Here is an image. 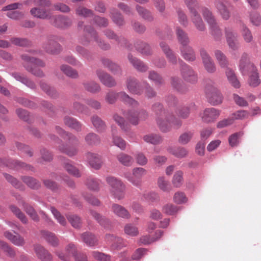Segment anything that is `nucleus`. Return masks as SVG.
Listing matches in <instances>:
<instances>
[{"label": "nucleus", "instance_id": "3c124183", "mask_svg": "<svg viewBox=\"0 0 261 261\" xmlns=\"http://www.w3.org/2000/svg\"><path fill=\"white\" fill-rule=\"evenodd\" d=\"M83 84L85 89L91 93H95L100 90L99 85L94 81L85 82Z\"/></svg>", "mask_w": 261, "mask_h": 261}, {"label": "nucleus", "instance_id": "f257e3e1", "mask_svg": "<svg viewBox=\"0 0 261 261\" xmlns=\"http://www.w3.org/2000/svg\"><path fill=\"white\" fill-rule=\"evenodd\" d=\"M239 68L243 75L250 73L248 79V83L250 86L256 87L260 84V80L256 68L253 64L249 62L248 55L246 53H244L241 56Z\"/></svg>", "mask_w": 261, "mask_h": 261}, {"label": "nucleus", "instance_id": "5fc2aeb1", "mask_svg": "<svg viewBox=\"0 0 261 261\" xmlns=\"http://www.w3.org/2000/svg\"><path fill=\"white\" fill-rule=\"evenodd\" d=\"M110 13L111 17L115 24L118 25H122L124 24V20L122 15L116 9H111Z\"/></svg>", "mask_w": 261, "mask_h": 261}, {"label": "nucleus", "instance_id": "0e129e2a", "mask_svg": "<svg viewBox=\"0 0 261 261\" xmlns=\"http://www.w3.org/2000/svg\"><path fill=\"white\" fill-rule=\"evenodd\" d=\"M11 42L16 46H27L30 45L31 42L25 38L12 37L10 39Z\"/></svg>", "mask_w": 261, "mask_h": 261}, {"label": "nucleus", "instance_id": "2eb2a0df", "mask_svg": "<svg viewBox=\"0 0 261 261\" xmlns=\"http://www.w3.org/2000/svg\"><path fill=\"white\" fill-rule=\"evenodd\" d=\"M51 139H57L59 143L57 146L58 149L61 152L66 154L70 157L76 155L78 152V149L75 146H70L65 145L62 143V141L55 135L51 136Z\"/></svg>", "mask_w": 261, "mask_h": 261}, {"label": "nucleus", "instance_id": "c756f323", "mask_svg": "<svg viewBox=\"0 0 261 261\" xmlns=\"http://www.w3.org/2000/svg\"><path fill=\"white\" fill-rule=\"evenodd\" d=\"M128 59L134 67L138 71L144 72L148 70V67L147 65H146L141 60L133 57L132 55H128Z\"/></svg>", "mask_w": 261, "mask_h": 261}, {"label": "nucleus", "instance_id": "393cba45", "mask_svg": "<svg viewBox=\"0 0 261 261\" xmlns=\"http://www.w3.org/2000/svg\"><path fill=\"white\" fill-rule=\"evenodd\" d=\"M156 123L163 132H167L171 129V121L170 116H158L156 118Z\"/></svg>", "mask_w": 261, "mask_h": 261}, {"label": "nucleus", "instance_id": "13d9d810", "mask_svg": "<svg viewBox=\"0 0 261 261\" xmlns=\"http://www.w3.org/2000/svg\"><path fill=\"white\" fill-rule=\"evenodd\" d=\"M144 141L152 144H158L162 142L161 137L156 134H150L144 136L143 138Z\"/></svg>", "mask_w": 261, "mask_h": 261}, {"label": "nucleus", "instance_id": "b1692460", "mask_svg": "<svg viewBox=\"0 0 261 261\" xmlns=\"http://www.w3.org/2000/svg\"><path fill=\"white\" fill-rule=\"evenodd\" d=\"M181 56L188 62H193L196 59L195 53L190 45L180 46Z\"/></svg>", "mask_w": 261, "mask_h": 261}, {"label": "nucleus", "instance_id": "a19ab883", "mask_svg": "<svg viewBox=\"0 0 261 261\" xmlns=\"http://www.w3.org/2000/svg\"><path fill=\"white\" fill-rule=\"evenodd\" d=\"M90 213L100 225L105 228L109 227L110 222L109 219L94 211L91 210Z\"/></svg>", "mask_w": 261, "mask_h": 261}, {"label": "nucleus", "instance_id": "cd10ccee", "mask_svg": "<svg viewBox=\"0 0 261 261\" xmlns=\"http://www.w3.org/2000/svg\"><path fill=\"white\" fill-rule=\"evenodd\" d=\"M56 132L64 139L69 142H73L76 145L79 143L78 138L74 135L64 131L61 127L56 126L55 127Z\"/></svg>", "mask_w": 261, "mask_h": 261}, {"label": "nucleus", "instance_id": "c03bdc74", "mask_svg": "<svg viewBox=\"0 0 261 261\" xmlns=\"http://www.w3.org/2000/svg\"><path fill=\"white\" fill-rule=\"evenodd\" d=\"M11 168L18 169L19 168H24L27 170H32L33 167L26 164L23 162H20L18 161L10 160L8 161L6 165Z\"/></svg>", "mask_w": 261, "mask_h": 261}, {"label": "nucleus", "instance_id": "6e6d98bb", "mask_svg": "<svg viewBox=\"0 0 261 261\" xmlns=\"http://www.w3.org/2000/svg\"><path fill=\"white\" fill-rule=\"evenodd\" d=\"M169 152L177 158H184L188 154V151L182 147H169L167 149Z\"/></svg>", "mask_w": 261, "mask_h": 261}, {"label": "nucleus", "instance_id": "4468645a", "mask_svg": "<svg viewBox=\"0 0 261 261\" xmlns=\"http://www.w3.org/2000/svg\"><path fill=\"white\" fill-rule=\"evenodd\" d=\"M225 34L229 47L233 50H237L239 48L237 34L233 32L232 28L228 27L225 28Z\"/></svg>", "mask_w": 261, "mask_h": 261}, {"label": "nucleus", "instance_id": "bf43d9fd", "mask_svg": "<svg viewBox=\"0 0 261 261\" xmlns=\"http://www.w3.org/2000/svg\"><path fill=\"white\" fill-rule=\"evenodd\" d=\"M163 234V231L162 230H158L155 232V236L156 238L155 239H153L152 238H150L149 236H143L141 238H140L139 240V243L140 244H149L152 243V242L154 241L155 240H156L159 239Z\"/></svg>", "mask_w": 261, "mask_h": 261}, {"label": "nucleus", "instance_id": "e433bc0d", "mask_svg": "<svg viewBox=\"0 0 261 261\" xmlns=\"http://www.w3.org/2000/svg\"><path fill=\"white\" fill-rule=\"evenodd\" d=\"M101 62L105 67L108 68L114 74L121 73L120 67L109 59L103 58L101 59Z\"/></svg>", "mask_w": 261, "mask_h": 261}, {"label": "nucleus", "instance_id": "a211bd4d", "mask_svg": "<svg viewBox=\"0 0 261 261\" xmlns=\"http://www.w3.org/2000/svg\"><path fill=\"white\" fill-rule=\"evenodd\" d=\"M85 31L91 37H93L94 40L96 42L98 45L103 50H107L110 48V45L109 44L105 43L103 40L100 39L97 35L96 31L90 26H86L85 28Z\"/></svg>", "mask_w": 261, "mask_h": 261}, {"label": "nucleus", "instance_id": "f03ea898", "mask_svg": "<svg viewBox=\"0 0 261 261\" xmlns=\"http://www.w3.org/2000/svg\"><path fill=\"white\" fill-rule=\"evenodd\" d=\"M21 58L23 61L22 65L27 71L38 77H42L45 76L44 73L41 69L33 67V65L41 67H45V63L43 60L30 57L25 54L21 55Z\"/></svg>", "mask_w": 261, "mask_h": 261}, {"label": "nucleus", "instance_id": "473e14b6", "mask_svg": "<svg viewBox=\"0 0 261 261\" xmlns=\"http://www.w3.org/2000/svg\"><path fill=\"white\" fill-rule=\"evenodd\" d=\"M225 74L229 83L235 88L240 87V83L238 80L234 72L230 68H227L225 70Z\"/></svg>", "mask_w": 261, "mask_h": 261}, {"label": "nucleus", "instance_id": "6ab92c4d", "mask_svg": "<svg viewBox=\"0 0 261 261\" xmlns=\"http://www.w3.org/2000/svg\"><path fill=\"white\" fill-rule=\"evenodd\" d=\"M96 74L100 81L108 87H112L116 85L114 79L107 72L98 69L96 71Z\"/></svg>", "mask_w": 261, "mask_h": 261}, {"label": "nucleus", "instance_id": "052dcab7", "mask_svg": "<svg viewBox=\"0 0 261 261\" xmlns=\"http://www.w3.org/2000/svg\"><path fill=\"white\" fill-rule=\"evenodd\" d=\"M158 185L160 189L163 191L169 192L172 190V187L169 182L163 176L159 177Z\"/></svg>", "mask_w": 261, "mask_h": 261}, {"label": "nucleus", "instance_id": "a878e982", "mask_svg": "<svg viewBox=\"0 0 261 261\" xmlns=\"http://www.w3.org/2000/svg\"><path fill=\"white\" fill-rule=\"evenodd\" d=\"M86 158L91 167L96 170L100 168L102 161L100 155L96 153L88 152L86 154Z\"/></svg>", "mask_w": 261, "mask_h": 261}, {"label": "nucleus", "instance_id": "aec40b11", "mask_svg": "<svg viewBox=\"0 0 261 261\" xmlns=\"http://www.w3.org/2000/svg\"><path fill=\"white\" fill-rule=\"evenodd\" d=\"M220 115L218 110L214 108H206L201 116L203 121L209 123L214 121Z\"/></svg>", "mask_w": 261, "mask_h": 261}, {"label": "nucleus", "instance_id": "9b49d317", "mask_svg": "<svg viewBox=\"0 0 261 261\" xmlns=\"http://www.w3.org/2000/svg\"><path fill=\"white\" fill-rule=\"evenodd\" d=\"M42 48L48 54L56 55L62 50L61 45L57 42L56 36H49L42 44Z\"/></svg>", "mask_w": 261, "mask_h": 261}, {"label": "nucleus", "instance_id": "7ed1b4c3", "mask_svg": "<svg viewBox=\"0 0 261 261\" xmlns=\"http://www.w3.org/2000/svg\"><path fill=\"white\" fill-rule=\"evenodd\" d=\"M106 180L111 187L110 193L114 197L118 200L123 199L125 197L126 187L123 182L114 176H108Z\"/></svg>", "mask_w": 261, "mask_h": 261}, {"label": "nucleus", "instance_id": "4c0bfd02", "mask_svg": "<svg viewBox=\"0 0 261 261\" xmlns=\"http://www.w3.org/2000/svg\"><path fill=\"white\" fill-rule=\"evenodd\" d=\"M83 241L89 247H93L97 245L98 240L93 234L90 232H85L81 235Z\"/></svg>", "mask_w": 261, "mask_h": 261}, {"label": "nucleus", "instance_id": "58836bf2", "mask_svg": "<svg viewBox=\"0 0 261 261\" xmlns=\"http://www.w3.org/2000/svg\"><path fill=\"white\" fill-rule=\"evenodd\" d=\"M215 5L223 19L228 20L230 17V13L226 6L220 1L215 2Z\"/></svg>", "mask_w": 261, "mask_h": 261}, {"label": "nucleus", "instance_id": "c9c22d12", "mask_svg": "<svg viewBox=\"0 0 261 261\" xmlns=\"http://www.w3.org/2000/svg\"><path fill=\"white\" fill-rule=\"evenodd\" d=\"M195 108V106L191 104L190 106L179 107L176 110V115L180 118H187L190 113Z\"/></svg>", "mask_w": 261, "mask_h": 261}, {"label": "nucleus", "instance_id": "37998d69", "mask_svg": "<svg viewBox=\"0 0 261 261\" xmlns=\"http://www.w3.org/2000/svg\"><path fill=\"white\" fill-rule=\"evenodd\" d=\"M43 238L51 246L56 247L59 244V240L56 235L47 231H41Z\"/></svg>", "mask_w": 261, "mask_h": 261}, {"label": "nucleus", "instance_id": "864d4df0", "mask_svg": "<svg viewBox=\"0 0 261 261\" xmlns=\"http://www.w3.org/2000/svg\"><path fill=\"white\" fill-rule=\"evenodd\" d=\"M100 182V181L98 179L89 177L86 180V185L89 190L93 191H98L99 189Z\"/></svg>", "mask_w": 261, "mask_h": 261}, {"label": "nucleus", "instance_id": "69168bd1", "mask_svg": "<svg viewBox=\"0 0 261 261\" xmlns=\"http://www.w3.org/2000/svg\"><path fill=\"white\" fill-rule=\"evenodd\" d=\"M0 247L9 257H14L15 256V251L6 242L0 241Z\"/></svg>", "mask_w": 261, "mask_h": 261}, {"label": "nucleus", "instance_id": "49530a36", "mask_svg": "<svg viewBox=\"0 0 261 261\" xmlns=\"http://www.w3.org/2000/svg\"><path fill=\"white\" fill-rule=\"evenodd\" d=\"M86 143L90 146L97 145L100 142L99 137L95 133H90L85 137Z\"/></svg>", "mask_w": 261, "mask_h": 261}, {"label": "nucleus", "instance_id": "1a4fd4ad", "mask_svg": "<svg viewBox=\"0 0 261 261\" xmlns=\"http://www.w3.org/2000/svg\"><path fill=\"white\" fill-rule=\"evenodd\" d=\"M178 62L180 64V72L182 79L186 82L195 84L198 81V75L193 69L180 59Z\"/></svg>", "mask_w": 261, "mask_h": 261}, {"label": "nucleus", "instance_id": "f8f14e48", "mask_svg": "<svg viewBox=\"0 0 261 261\" xmlns=\"http://www.w3.org/2000/svg\"><path fill=\"white\" fill-rule=\"evenodd\" d=\"M205 92L208 102L212 105H218L222 102V95L215 86H207Z\"/></svg>", "mask_w": 261, "mask_h": 261}, {"label": "nucleus", "instance_id": "774afa93", "mask_svg": "<svg viewBox=\"0 0 261 261\" xmlns=\"http://www.w3.org/2000/svg\"><path fill=\"white\" fill-rule=\"evenodd\" d=\"M23 207L26 213L31 217V218L35 221L39 220V217L35 212L34 208L28 205V204L24 203L23 204Z\"/></svg>", "mask_w": 261, "mask_h": 261}, {"label": "nucleus", "instance_id": "79ce46f5", "mask_svg": "<svg viewBox=\"0 0 261 261\" xmlns=\"http://www.w3.org/2000/svg\"><path fill=\"white\" fill-rule=\"evenodd\" d=\"M64 122L66 125L77 132L81 131L82 129L81 123L73 118L66 116L64 118Z\"/></svg>", "mask_w": 261, "mask_h": 261}, {"label": "nucleus", "instance_id": "72a5a7b5", "mask_svg": "<svg viewBox=\"0 0 261 261\" xmlns=\"http://www.w3.org/2000/svg\"><path fill=\"white\" fill-rule=\"evenodd\" d=\"M116 133V130L113 126H112V142L114 145L123 150L126 148V142L122 138L117 136Z\"/></svg>", "mask_w": 261, "mask_h": 261}, {"label": "nucleus", "instance_id": "ea45409f", "mask_svg": "<svg viewBox=\"0 0 261 261\" xmlns=\"http://www.w3.org/2000/svg\"><path fill=\"white\" fill-rule=\"evenodd\" d=\"M215 56L219 65L221 68L226 69L228 68V61L223 53L220 50H216L215 51Z\"/></svg>", "mask_w": 261, "mask_h": 261}, {"label": "nucleus", "instance_id": "e2e57ef3", "mask_svg": "<svg viewBox=\"0 0 261 261\" xmlns=\"http://www.w3.org/2000/svg\"><path fill=\"white\" fill-rule=\"evenodd\" d=\"M148 79L153 82L156 85H161L163 83L162 76L153 70L149 72Z\"/></svg>", "mask_w": 261, "mask_h": 261}, {"label": "nucleus", "instance_id": "338daca9", "mask_svg": "<svg viewBox=\"0 0 261 261\" xmlns=\"http://www.w3.org/2000/svg\"><path fill=\"white\" fill-rule=\"evenodd\" d=\"M124 232L126 234L132 237L136 236L139 233L137 227L132 224H127L125 226Z\"/></svg>", "mask_w": 261, "mask_h": 261}, {"label": "nucleus", "instance_id": "5701e85b", "mask_svg": "<svg viewBox=\"0 0 261 261\" xmlns=\"http://www.w3.org/2000/svg\"><path fill=\"white\" fill-rule=\"evenodd\" d=\"M9 74L16 81L20 82L28 88L32 89H35L36 88V86L34 82L24 76L23 74L17 72H10Z\"/></svg>", "mask_w": 261, "mask_h": 261}, {"label": "nucleus", "instance_id": "f704fd0d", "mask_svg": "<svg viewBox=\"0 0 261 261\" xmlns=\"http://www.w3.org/2000/svg\"><path fill=\"white\" fill-rule=\"evenodd\" d=\"M62 159L64 167L69 174L77 177L81 176L79 170L71 164V162L69 160L65 158H62Z\"/></svg>", "mask_w": 261, "mask_h": 261}, {"label": "nucleus", "instance_id": "423d86ee", "mask_svg": "<svg viewBox=\"0 0 261 261\" xmlns=\"http://www.w3.org/2000/svg\"><path fill=\"white\" fill-rule=\"evenodd\" d=\"M56 254L63 261H69L71 255L74 257L75 261H87V257L84 253H77L75 245L72 243L69 244L66 247V253L61 251H56Z\"/></svg>", "mask_w": 261, "mask_h": 261}, {"label": "nucleus", "instance_id": "603ef678", "mask_svg": "<svg viewBox=\"0 0 261 261\" xmlns=\"http://www.w3.org/2000/svg\"><path fill=\"white\" fill-rule=\"evenodd\" d=\"M92 123L98 132H102L106 129V124L105 122L97 116H93L91 118Z\"/></svg>", "mask_w": 261, "mask_h": 261}, {"label": "nucleus", "instance_id": "2f4dec72", "mask_svg": "<svg viewBox=\"0 0 261 261\" xmlns=\"http://www.w3.org/2000/svg\"><path fill=\"white\" fill-rule=\"evenodd\" d=\"M176 34L178 42L181 44L180 46L189 45L190 39L188 34L179 27L176 29Z\"/></svg>", "mask_w": 261, "mask_h": 261}, {"label": "nucleus", "instance_id": "0eeeda50", "mask_svg": "<svg viewBox=\"0 0 261 261\" xmlns=\"http://www.w3.org/2000/svg\"><path fill=\"white\" fill-rule=\"evenodd\" d=\"M185 2L191 12V18L196 29L200 31H204L205 25L195 9L198 6L196 0H185Z\"/></svg>", "mask_w": 261, "mask_h": 261}, {"label": "nucleus", "instance_id": "39448f33", "mask_svg": "<svg viewBox=\"0 0 261 261\" xmlns=\"http://www.w3.org/2000/svg\"><path fill=\"white\" fill-rule=\"evenodd\" d=\"M117 99L133 108H137L139 106L138 101L130 97L124 92L115 93L113 91H110L106 96V100L110 104L114 103Z\"/></svg>", "mask_w": 261, "mask_h": 261}, {"label": "nucleus", "instance_id": "20e7f679", "mask_svg": "<svg viewBox=\"0 0 261 261\" xmlns=\"http://www.w3.org/2000/svg\"><path fill=\"white\" fill-rule=\"evenodd\" d=\"M202 13L204 19L210 25L211 34L216 41H219L222 37V32L216 21L212 12L207 8H203Z\"/></svg>", "mask_w": 261, "mask_h": 261}, {"label": "nucleus", "instance_id": "4d7b16f0", "mask_svg": "<svg viewBox=\"0 0 261 261\" xmlns=\"http://www.w3.org/2000/svg\"><path fill=\"white\" fill-rule=\"evenodd\" d=\"M136 10L139 15L143 19L149 21L153 20V16H152L151 13L147 9L140 6L137 5Z\"/></svg>", "mask_w": 261, "mask_h": 261}, {"label": "nucleus", "instance_id": "4be33fe9", "mask_svg": "<svg viewBox=\"0 0 261 261\" xmlns=\"http://www.w3.org/2000/svg\"><path fill=\"white\" fill-rule=\"evenodd\" d=\"M127 88L129 92L135 94H141L142 88L138 81L133 77H129L126 81Z\"/></svg>", "mask_w": 261, "mask_h": 261}, {"label": "nucleus", "instance_id": "f3484780", "mask_svg": "<svg viewBox=\"0 0 261 261\" xmlns=\"http://www.w3.org/2000/svg\"><path fill=\"white\" fill-rule=\"evenodd\" d=\"M110 209L111 212L118 217L124 219H129L131 217L130 214L128 210L123 206L119 204L112 203Z\"/></svg>", "mask_w": 261, "mask_h": 261}, {"label": "nucleus", "instance_id": "a18cd8bd", "mask_svg": "<svg viewBox=\"0 0 261 261\" xmlns=\"http://www.w3.org/2000/svg\"><path fill=\"white\" fill-rule=\"evenodd\" d=\"M135 47L137 50L143 55L149 56L152 54V50L149 45L145 42H138L136 44Z\"/></svg>", "mask_w": 261, "mask_h": 261}, {"label": "nucleus", "instance_id": "dca6fc26", "mask_svg": "<svg viewBox=\"0 0 261 261\" xmlns=\"http://www.w3.org/2000/svg\"><path fill=\"white\" fill-rule=\"evenodd\" d=\"M50 22L55 27L61 29H66L72 24L69 17L61 15L52 17Z\"/></svg>", "mask_w": 261, "mask_h": 261}, {"label": "nucleus", "instance_id": "9d476101", "mask_svg": "<svg viewBox=\"0 0 261 261\" xmlns=\"http://www.w3.org/2000/svg\"><path fill=\"white\" fill-rule=\"evenodd\" d=\"M123 115L131 124L135 125L138 124L140 121L146 120L148 116L147 112L144 110H129L123 113Z\"/></svg>", "mask_w": 261, "mask_h": 261}, {"label": "nucleus", "instance_id": "7c9ffc66", "mask_svg": "<svg viewBox=\"0 0 261 261\" xmlns=\"http://www.w3.org/2000/svg\"><path fill=\"white\" fill-rule=\"evenodd\" d=\"M4 235L7 239L16 246H22L24 244L23 238L18 234L13 235L11 232L6 231L4 232Z\"/></svg>", "mask_w": 261, "mask_h": 261}, {"label": "nucleus", "instance_id": "680f3d73", "mask_svg": "<svg viewBox=\"0 0 261 261\" xmlns=\"http://www.w3.org/2000/svg\"><path fill=\"white\" fill-rule=\"evenodd\" d=\"M113 118L115 122L118 124L120 128L124 132H127L129 129V126L125 122L124 118L117 114H115Z\"/></svg>", "mask_w": 261, "mask_h": 261}, {"label": "nucleus", "instance_id": "8fccbe9b", "mask_svg": "<svg viewBox=\"0 0 261 261\" xmlns=\"http://www.w3.org/2000/svg\"><path fill=\"white\" fill-rule=\"evenodd\" d=\"M117 158L119 162L125 166H130L134 162L132 156L124 153L118 154Z\"/></svg>", "mask_w": 261, "mask_h": 261}, {"label": "nucleus", "instance_id": "de8ad7c7", "mask_svg": "<svg viewBox=\"0 0 261 261\" xmlns=\"http://www.w3.org/2000/svg\"><path fill=\"white\" fill-rule=\"evenodd\" d=\"M40 85L41 89L50 97L56 98L58 96V93L56 90L54 88L50 87L45 82H40Z\"/></svg>", "mask_w": 261, "mask_h": 261}, {"label": "nucleus", "instance_id": "bb28decb", "mask_svg": "<svg viewBox=\"0 0 261 261\" xmlns=\"http://www.w3.org/2000/svg\"><path fill=\"white\" fill-rule=\"evenodd\" d=\"M34 249L37 256L41 261H50L51 260V255L41 245H35Z\"/></svg>", "mask_w": 261, "mask_h": 261}, {"label": "nucleus", "instance_id": "6e6552de", "mask_svg": "<svg viewBox=\"0 0 261 261\" xmlns=\"http://www.w3.org/2000/svg\"><path fill=\"white\" fill-rule=\"evenodd\" d=\"M146 170L141 167H136L133 169L132 174L126 172L123 174V176L134 186L140 188L142 185V177L146 174Z\"/></svg>", "mask_w": 261, "mask_h": 261}, {"label": "nucleus", "instance_id": "c85d7f7f", "mask_svg": "<svg viewBox=\"0 0 261 261\" xmlns=\"http://www.w3.org/2000/svg\"><path fill=\"white\" fill-rule=\"evenodd\" d=\"M30 13L34 17L42 19L51 20V14L46 10L38 8H33L30 10Z\"/></svg>", "mask_w": 261, "mask_h": 261}, {"label": "nucleus", "instance_id": "ddd939ff", "mask_svg": "<svg viewBox=\"0 0 261 261\" xmlns=\"http://www.w3.org/2000/svg\"><path fill=\"white\" fill-rule=\"evenodd\" d=\"M200 56L201 58L205 69L209 73H214L216 71V66L214 61L203 48L199 50Z\"/></svg>", "mask_w": 261, "mask_h": 261}, {"label": "nucleus", "instance_id": "412c9836", "mask_svg": "<svg viewBox=\"0 0 261 261\" xmlns=\"http://www.w3.org/2000/svg\"><path fill=\"white\" fill-rule=\"evenodd\" d=\"M160 46L166 58L168 59L169 62L173 65H176L177 63L178 59H177L175 54L169 45L165 42L162 41L160 42Z\"/></svg>", "mask_w": 261, "mask_h": 261}, {"label": "nucleus", "instance_id": "09e8293b", "mask_svg": "<svg viewBox=\"0 0 261 261\" xmlns=\"http://www.w3.org/2000/svg\"><path fill=\"white\" fill-rule=\"evenodd\" d=\"M61 70L67 76L72 79H77L79 77L77 71L67 65H62L60 67Z\"/></svg>", "mask_w": 261, "mask_h": 261}]
</instances>
